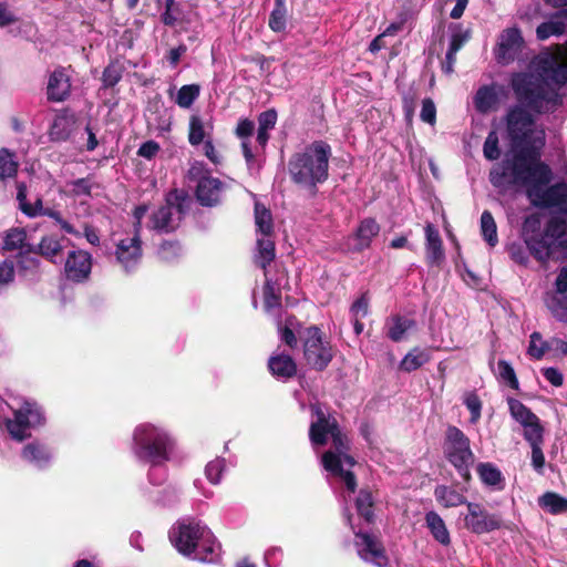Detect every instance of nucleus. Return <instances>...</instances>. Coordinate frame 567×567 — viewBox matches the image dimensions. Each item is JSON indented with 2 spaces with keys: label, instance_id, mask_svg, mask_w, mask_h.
<instances>
[{
  "label": "nucleus",
  "instance_id": "b1692460",
  "mask_svg": "<svg viewBox=\"0 0 567 567\" xmlns=\"http://www.w3.org/2000/svg\"><path fill=\"white\" fill-rule=\"evenodd\" d=\"M425 524L433 538L442 546L451 544V536L442 517L435 512L425 515Z\"/></svg>",
  "mask_w": 567,
  "mask_h": 567
},
{
  "label": "nucleus",
  "instance_id": "20e7f679",
  "mask_svg": "<svg viewBox=\"0 0 567 567\" xmlns=\"http://www.w3.org/2000/svg\"><path fill=\"white\" fill-rule=\"evenodd\" d=\"M175 447L176 439L159 423L142 422L132 431L131 453L137 462L150 465L148 481L153 485L165 482L166 472L161 467L171 461Z\"/></svg>",
  "mask_w": 567,
  "mask_h": 567
},
{
  "label": "nucleus",
  "instance_id": "ea45409f",
  "mask_svg": "<svg viewBox=\"0 0 567 567\" xmlns=\"http://www.w3.org/2000/svg\"><path fill=\"white\" fill-rule=\"evenodd\" d=\"M542 507L548 509L551 514L567 512V498H564L555 493H546L539 499Z\"/></svg>",
  "mask_w": 567,
  "mask_h": 567
},
{
  "label": "nucleus",
  "instance_id": "f3484780",
  "mask_svg": "<svg viewBox=\"0 0 567 567\" xmlns=\"http://www.w3.org/2000/svg\"><path fill=\"white\" fill-rule=\"evenodd\" d=\"M181 218V206L167 203L152 215L151 227L161 233H169L178 227Z\"/></svg>",
  "mask_w": 567,
  "mask_h": 567
},
{
  "label": "nucleus",
  "instance_id": "4d7b16f0",
  "mask_svg": "<svg viewBox=\"0 0 567 567\" xmlns=\"http://www.w3.org/2000/svg\"><path fill=\"white\" fill-rule=\"evenodd\" d=\"M498 374L499 377L506 381L512 388L517 386V380L514 372V369L506 361H498L497 363Z\"/></svg>",
  "mask_w": 567,
  "mask_h": 567
},
{
  "label": "nucleus",
  "instance_id": "37998d69",
  "mask_svg": "<svg viewBox=\"0 0 567 567\" xmlns=\"http://www.w3.org/2000/svg\"><path fill=\"white\" fill-rule=\"evenodd\" d=\"M372 495L370 492L365 489H361L357 499L355 506L360 516H362L367 522H371L373 517L372 512Z\"/></svg>",
  "mask_w": 567,
  "mask_h": 567
},
{
  "label": "nucleus",
  "instance_id": "a211bd4d",
  "mask_svg": "<svg viewBox=\"0 0 567 567\" xmlns=\"http://www.w3.org/2000/svg\"><path fill=\"white\" fill-rule=\"evenodd\" d=\"M21 457L37 468H45L51 463L53 453L45 443L34 440L22 447Z\"/></svg>",
  "mask_w": 567,
  "mask_h": 567
},
{
  "label": "nucleus",
  "instance_id": "bf43d9fd",
  "mask_svg": "<svg viewBox=\"0 0 567 567\" xmlns=\"http://www.w3.org/2000/svg\"><path fill=\"white\" fill-rule=\"evenodd\" d=\"M181 252V247L177 243L174 241H165L159 247L158 254L162 259L171 260L177 257Z\"/></svg>",
  "mask_w": 567,
  "mask_h": 567
},
{
  "label": "nucleus",
  "instance_id": "9d476101",
  "mask_svg": "<svg viewBox=\"0 0 567 567\" xmlns=\"http://www.w3.org/2000/svg\"><path fill=\"white\" fill-rule=\"evenodd\" d=\"M188 177L197 184L196 196L202 205L213 206L219 202L223 184L210 176L204 163L194 162L188 169Z\"/></svg>",
  "mask_w": 567,
  "mask_h": 567
},
{
  "label": "nucleus",
  "instance_id": "cd10ccee",
  "mask_svg": "<svg viewBox=\"0 0 567 567\" xmlns=\"http://www.w3.org/2000/svg\"><path fill=\"white\" fill-rule=\"evenodd\" d=\"M74 124L73 116L66 114L56 115L50 128L51 140L56 142L66 141L74 128Z\"/></svg>",
  "mask_w": 567,
  "mask_h": 567
},
{
  "label": "nucleus",
  "instance_id": "4c0bfd02",
  "mask_svg": "<svg viewBox=\"0 0 567 567\" xmlns=\"http://www.w3.org/2000/svg\"><path fill=\"white\" fill-rule=\"evenodd\" d=\"M481 233L491 247H494L498 243L496 223L488 210L482 213Z\"/></svg>",
  "mask_w": 567,
  "mask_h": 567
},
{
  "label": "nucleus",
  "instance_id": "de8ad7c7",
  "mask_svg": "<svg viewBox=\"0 0 567 567\" xmlns=\"http://www.w3.org/2000/svg\"><path fill=\"white\" fill-rule=\"evenodd\" d=\"M224 468V460L215 458L206 465L205 475L212 484H218L220 482Z\"/></svg>",
  "mask_w": 567,
  "mask_h": 567
},
{
  "label": "nucleus",
  "instance_id": "5fc2aeb1",
  "mask_svg": "<svg viewBox=\"0 0 567 567\" xmlns=\"http://www.w3.org/2000/svg\"><path fill=\"white\" fill-rule=\"evenodd\" d=\"M420 117L423 122L434 125L436 121V107L431 99H424Z\"/></svg>",
  "mask_w": 567,
  "mask_h": 567
},
{
  "label": "nucleus",
  "instance_id": "0e129e2a",
  "mask_svg": "<svg viewBox=\"0 0 567 567\" xmlns=\"http://www.w3.org/2000/svg\"><path fill=\"white\" fill-rule=\"evenodd\" d=\"M159 148L161 147L158 143L154 141H147L140 146L137 154L146 159H152L157 155Z\"/></svg>",
  "mask_w": 567,
  "mask_h": 567
},
{
  "label": "nucleus",
  "instance_id": "f704fd0d",
  "mask_svg": "<svg viewBox=\"0 0 567 567\" xmlns=\"http://www.w3.org/2000/svg\"><path fill=\"white\" fill-rule=\"evenodd\" d=\"M450 55H456L461 48L470 40L471 29L464 28L461 23H453L450 25Z\"/></svg>",
  "mask_w": 567,
  "mask_h": 567
},
{
  "label": "nucleus",
  "instance_id": "7c9ffc66",
  "mask_svg": "<svg viewBox=\"0 0 567 567\" xmlns=\"http://www.w3.org/2000/svg\"><path fill=\"white\" fill-rule=\"evenodd\" d=\"M31 252H38L50 261H55L62 252L61 240L54 235L44 236Z\"/></svg>",
  "mask_w": 567,
  "mask_h": 567
},
{
  "label": "nucleus",
  "instance_id": "72a5a7b5",
  "mask_svg": "<svg viewBox=\"0 0 567 567\" xmlns=\"http://www.w3.org/2000/svg\"><path fill=\"white\" fill-rule=\"evenodd\" d=\"M255 223L257 227V235L268 237L272 235L274 225L271 213L260 203H255Z\"/></svg>",
  "mask_w": 567,
  "mask_h": 567
},
{
  "label": "nucleus",
  "instance_id": "6e6552de",
  "mask_svg": "<svg viewBox=\"0 0 567 567\" xmlns=\"http://www.w3.org/2000/svg\"><path fill=\"white\" fill-rule=\"evenodd\" d=\"M443 452L449 462L464 478H470V468L474 463V454L468 437L456 426H449L445 432Z\"/></svg>",
  "mask_w": 567,
  "mask_h": 567
},
{
  "label": "nucleus",
  "instance_id": "e433bc0d",
  "mask_svg": "<svg viewBox=\"0 0 567 567\" xmlns=\"http://www.w3.org/2000/svg\"><path fill=\"white\" fill-rule=\"evenodd\" d=\"M435 497L445 507H456L466 503L463 494L447 486L436 487Z\"/></svg>",
  "mask_w": 567,
  "mask_h": 567
},
{
  "label": "nucleus",
  "instance_id": "a19ab883",
  "mask_svg": "<svg viewBox=\"0 0 567 567\" xmlns=\"http://www.w3.org/2000/svg\"><path fill=\"white\" fill-rule=\"evenodd\" d=\"M265 289H264V298L265 306L267 309L276 308L280 305V292L279 287L276 282H274L269 277L268 272L265 271Z\"/></svg>",
  "mask_w": 567,
  "mask_h": 567
},
{
  "label": "nucleus",
  "instance_id": "79ce46f5",
  "mask_svg": "<svg viewBox=\"0 0 567 567\" xmlns=\"http://www.w3.org/2000/svg\"><path fill=\"white\" fill-rule=\"evenodd\" d=\"M18 169V163L7 148L0 150V179L12 177Z\"/></svg>",
  "mask_w": 567,
  "mask_h": 567
},
{
  "label": "nucleus",
  "instance_id": "680f3d73",
  "mask_svg": "<svg viewBox=\"0 0 567 567\" xmlns=\"http://www.w3.org/2000/svg\"><path fill=\"white\" fill-rule=\"evenodd\" d=\"M255 130V123L248 118H241L236 127V135L244 140H248Z\"/></svg>",
  "mask_w": 567,
  "mask_h": 567
},
{
  "label": "nucleus",
  "instance_id": "2f4dec72",
  "mask_svg": "<svg viewBox=\"0 0 567 567\" xmlns=\"http://www.w3.org/2000/svg\"><path fill=\"white\" fill-rule=\"evenodd\" d=\"M497 103V93L494 86L480 87L474 96L475 109L481 113L489 112Z\"/></svg>",
  "mask_w": 567,
  "mask_h": 567
},
{
  "label": "nucleus",
  "instance_id": "49530a36",
  "mask_svg": "<svg viewBox=\"0 0 567 567\" xmlns=\"http://www.w3.org/2000/svg\"><path fill=\"white\" fill-rule=\"evenodd\" d=\"M16 277L14 265L11 260L0 262V292L7 289Z\"/></svg>",
  "mask_w": 567,
  "mask_h": 567
},
{
  "label": "nucleus",
  "instance_id": "9b49d317",
  "mask_svg": "<svg viewBox=\"0 0 567 567\" xmlns=\"http://www.w3.org/2000/svg\"><path fill=\"white\" fill-rule=\"evenodd\" d=\"M354 547L359 557L377 567H386L389 558L380 539L361 529L354 530Z\"/></svg>",
  "mask_w": 567,
  "mask_h": 567
},
{
  "label": "nucleus",
  "instance_id": "f03ea898",
  "mask_svg": "<svg viewBox=\"0 0 567 567\" xmlns=\"http://www.w3.org/2000/svg\"><path fill=\"white\" fill-rule=\"evenodd\" d=\"M567 32V9L550 17L536 29L538 40L559 37ZM567 82V41L555 52L538 54L529 65V72L515 73L512 89L519 103L532 111L543 113L559 102L558 89Z\"/></svg>",
  "mask_w": 567,
  "mask_h": 567
},
{
  "label": "nucleus",
  "instance_id": "774afa93",
  "mask_svg": "<svg viewBox=\"0 0 567 567\" xmlns=\"http://www.w3.org/2000/svg\"><path fill=\"white\" fill-rule=\"evenodd\" d=\"M555 288V292L567 295V265L559 270Z\"/></svg>",
  "mask_w": 567,
  "mask_h": 567
},
{
  "label": "nucleus",
  "instance_id": "8fccbe9b",
  "mask_svg": "<svg viewBox=\"0 0 567 567\" xmlns=\"http://www.w3.org/2000/svg\"><path fill=\"white\" fill-rule=\"evenodd\" d=\"M546 341L542 339V336L538 332L532 333L528 354L537 360L543 358L546 352Z\"/></svg>",
  "mask_w": 567,
  "mask_h": 567
},
{
  "label": "nucleus",
  "instance_id": "7ed1b4c3",
  "mask_svg": "<svg viewBox=\"0 0 567 567\" xmlns=\"http://www.w3.org/2000/svg\"><path fill=\"white\" fill-rule=\"evenodd\" d=\"M310 409L315 417L310 424V441L313 446L332 442V449L322 455L321 463L330 475L340 478L350 495L354 493L357 483L351 472L354 460L347 453L348 439L342 434L334 417L327 415L321 405L311 404Z\"/></svg>",
  "mask_w": 567,
  "mask_h": 567
},
{
  "label": "nucleus",
  "instance_id": "c756f323",
  "mask_svg": "<svg viewBox=\"0 0 567 567\" xmlns=\"http://www.w3.org/2000/svg\"><path fill=\"white\" fill-rule=\"evenodd\" d=\"M477 474L482 482L494 489L504 488V477L501 471L491 463H481L477 465Z\"/></svg>",
  "mask_w": 567,
  "mask_h": 567
},
{
  "label": "nucleus",
  "instance_id": "aec40b11",
  "mask_svg": "<svg viewBox=\"0 0 567 567\" xmlns=\"http://www.w3.org/2000/svg\"><path fill=\"white\" fill-rule=\"evenodd\" d=\"M71 90L70 76L65 69H56L48 81V97L54 102L65 100Z\"/></svg>",
  "mask_w": 567,
  "mask_h": 567
},
{
  "label": "nucleus",
  "instance_id": "a878e982",
  "mask_svg": "<svg viewBox=\"0 0 567 567\" xmlns=\"http://www.w3.org/2000/svg\"><path fill=\"white\" fill-rule=\"evenodd\" d=\"M425 236L426 258L430 264H437L444 256L440 234L433 225L427 224L425 227Z\"/></svg>",
  "mask_w": 567,
  "mask_h": 567
},
{
  "label": "nucleus",
  "instance_id": "423d86ee",
  "mask_svg": "<svg viewBox=\"0 0 567 567\" xmlns=\"http://www.w3.org/2000/svg\"><path fill=\"white\" fill-rule=\"evenodd\" d=\"M331 147L322 141H316L302 151L293 154L289 161L291 179L301 187L312 189L328 179Z\"/></svg>",
  "mask_w": 567,
  "mask_h": 567
},
{
  "label": "nucleus",
  "instance_id": "5701e85b",
  "mask_svg": "<svg viewBox=\"0 0 567 567\" xmlns=\"http://www.w3.org/2000/svg\"><path fill=\"white\" fill-rule=\"evenodd\" d=\"M268 367L274 377L278 379H289L296 374L297 365L288 354H275L270 357Z\"/></svg>",
  "mask_w": 567,
  "mask_h": 567
},
{
  "label": "nucleus",
  "instance_id": "dca6fc26",
  "mask_svg": "<svg viewBox=\"0 0 567 567\" xmlns=\"http://www.w3.org/2000/svg\"><path fill=\"white\" fill-rule=\"evenodd\" d=\"M523 45L520 31L517 28H508L499 34L495 56L499 63L508 64L516 59Z\"/></svg>",
  "mask_w": 567,
  "mask_h": 567
},
{
  "label": "nucleus",
  "instance_id": "052dcab7",
  "mask_svg": "<svg viewBox=\"0 0 567 567\" xmlns=\"http://www.w3.org/2000/svg\"><path fill=\"white\" fill-rule=\"evenodd\" d=\"M277 122V113L275 110L262 112L258 117V128L270 131Z\"/></svg>",
  "mask_w": 567,
  "mask_h": 567
},
{
  "label": "nucleus",
  "instance_id": "f257e3e1",
  "mask_svg": "<svg viewBox=\"0 0 567 567\" xmlns=\"http://www.w3.org/2000/svg\"><path fill=\"white\" fill-rule=\"evenodd\" d=\"M512 151L489 172V182L501 192L525 188L530 203L538 207H567V184L547 185L553 178L548 165L539 161L545 131L537 127L524 109L516 106L507 115Z\"/></svg>",
  "mask_w": 567,
  "mask_h": 567
},
{
  "label": "nucleus",
  "instance_id": "393cba45",
  "mask_svg": "<svg viewBox=\"0 0 567 567\" xmlns=\"http://www.w3.org/2000/svg\"><path fill=\"white\" fill-rule=\"evenodd\" d=\"M386 328L388 337L394 342H400L415 328V322L410 318L395 316L386 322Z\"/></svg>",
  "mask_w": 567,
  "mask_h": 567
},
{
  "label": "nucleus",
  "instance_id": "e2e57ef3",
  "mask_svg": "<svg viewBox=\"0 0 567 567\" xmlns=\"http://www.w3.org/2000/svg\"><path fill=\"white\" fill-rule=\"evenodd\" d=\"M293 326V319H288L286 322V327L279 329L281 340L291 348H293L297 344V339L292 331Z\"/></svg>",
  "mask_w": 567,
  "mask_h": 567
},
{
  "label": "nucleus",
  "instance_id": "bb28decb",
  "mask_svg": "<svg viewBox=\"0 0 567 567\" xmlns=\"http://www.w3.org/2000/svg\"><path fill=\"white\" fill-rule=\"evenodd\" d=\"M4 250L16 251L19 250L21 252H31L32 247L27 244V233L23 228H11L9 229L3 237V247Z\"/></svg>",
  "mask_w": 567,
  "mask_h": 567
},
{
  "label": "nucleus",
  "instance_id": "603ef678",
  "mask_svg": "<svg viewBox=\"0 0 567 567\" xmlns=\"http://www.w3.org/2000/svg\"><path fill=\"white\" fill-rule=\"evenodd\" d=\"M287 9L275 7L270 14L269 27L275 32L284 31L286 28Z\"/></svg>",
  "mask_w": 567,
  "mask_h": 567
},
{
  "label": "nucleus",
  "instance_id": "473e14b6",
  "mask_svg": "<svg viewBox=\"0 0 567 567\" xmlns=\"http://www.w3.org/2000/svg\"><path fill=\"white\" fill-rule=\"evenodd\" d=\"M430 353L426 350L414 348L405 354L400 363V369L405 372L414 371L429 362Z\"/></svg>",
  "mask_w": 567,
  "mask_h": 567
},
{
  "label": "nucleus",
  "instance_id": "4468645a",
  "mask_svg": "<svg viewBox=\"0 0 567 567\" xmlns=\"http://www.w3.org/2000/svg\"><path fill=\"white\" fill-rule=\"evenodd\" d=\"M92 256L85 250L74 249L68 252L64 261V276L73 282H85L91 275Z\"/></svg>",
  "mask_w": 567,
  "mask_h": 567
},
{
  "label": "nucleus",
  "instance_id": "412c9836",
  "mask_svg": "<svg viewBox=\"0 0 567 567\" xmlns=\"http://www.w3.org/2000/svg\"><path fill=\"white\" fill-rule=\"evenodd\" d=\"M379 231H380V226L373 218L363 219L360 223V225L353 236V239L355 241L353 245V249L355 251H361V250L370 247L372 239L375 236H378Z\"/></svg>",
  "mask_w": 567,
  "mask_h": 567
},
{
  "label": "nucleus",
  "instance_id": "c85d7f7f",
  "mask_svg": "<svg viewBox=\"0 0 567 567\" xmlns=\"http://www.w3.org/2000/svg\"><path fill=\"white\" fill-rule=\"evenodd\" d=\"M275 243L272 240V235H269L268 237L257 235L256 262L266 270L267 265L275 259Z\"/></svg>",
  "mask_w": 567,
  "mask_h": 567
},
{
  "label": "nucleus",
  "instance_id": "58836bf2",
  "mask_svg": "<svg viewBox=\"0 0 567 567\" xmlns=\"http://www.w3.org/2000/svg\"><path fill=\"white\" fill-rule=\"evenodd\" d=\"M200 87L197 84L183 85L176 94L175 102L182 109H189L199 96Z\"/></svg>",
  "mask_w": 567,
  "mask_h": 567
},
{
  "label": "nucleus",
  "instance_id": "0eeeda50",
  "mask_svg": "<svg viewBox=\"0 0 567 567\" xmlns=\"http://www.w3.org/2000/svg\"><path fill=\"white\" fill-rule=\"evenodd\" d=\"M11 414L3 421L4 427L14 441L22 442L47 423V414L41 404L32 399H21L10 405Z\"/></svg>",
  "mask_w": 567,
  "mask_h": 567
},
{
  "label": "nucleus",
  "instance_id": "2eb2a0df",
  "mask_svg": "<svg viewBox=\"0 0 567 567\" xmlns=\"http://www.w3.org/2000/svg\"><path fill=\"white\" fill-rule=\"evenodd\" d=\"M115 257L124 271L131 272L136 269L142 259L138 230H136L133 237L121 239L116 244Z\"/></svg>",
  "mask_w": 567,
  "mask_h": 567
},
{
  "label": "nucleus",
  "instance_id": "c03bdc74",
  "mask_svg": "<svg viewBox=\"0 0 567 567\" xmlns=\"http://www.w3.org/2000/svg\"><path fill=\"white\" fill-rule=\"evenodd\" d=\"M509 410L512 416L522 425L527 424L528 422L537 417L522 402L517 400L509 401Z\"/></svg>",
  "mask_w": 567,
  "mask_h": 567
},
{
  "label": "nucleus",
  "instance_id": "6e6d98bb",
  "mask_svg": "<svg viewBox=\"0 0 567 567\" xmlns=\"http://www.w3.org/2000/svg\"><path fill=\"white\" fill-rule=\"evenodd\" d=\"M464 403L471 412V415H472L471 422L476 423L478 421V419L481 417V409H482V404H481L478 396L476 394L471 393L465 398Z\"/></svg>",
  "mask_w": 567,
  "mask_h": 567
},
{
  "label": "nucleus",
  "instance_id": "c9c22d12",
  "mask_svg": "<svg viewBox=\"0 0 567 567\" xmlns=\"http://www.w3.org/2000/svg\"><path fill=\"white\" fill-rule=\"evenodd\" d=\"M545 301L556 319L567 321V295L558 292L547 293Z\"/></svg>",
  "mask_w": 567,
  "mask_h": 567
},
{
  "label": "nucleus",
  "instance_id": "6ab92c4d",
  "mask_svg": "<svg viewBox=\"0 0 567 567\" xmlns=\"http://www.w3.org/2000/svg\"><path fill=\"white\" fill-rule=\"evenodd\" d=\"M0 28H8L13 37H27L33 29L30 22L20 20L4 2L0 3Z\"/></svg>",
  "mask_w": 567,
  "mask_h": 567
},
{
  "label": "nucleus",
  "instance_id": "338daca9",
  "mask_svg": "<svg viewBox=\"0 0 567 567\" xmlns=\"http://www.w3.org/2000/svg\"><path fill=\"white\" fill-rule=\"evenodd\" d=\"M546 351H553L556 355L567 354V342L563 339L553 338L546 342Z\"/></svg>",
  "mask_w": 567,
  "mask_h": 567
},
{
  "label": "nucleus",
  "instance_id": "f8f14e48",
  "mask_svg": "<svg viewBox=\"0 0 567 567\" xmlns=\"http://www.w3.org/2000/svg\"><path fill=\"white\" fill-rule=\"evenodd\" d=\"M17 199L19 202L20 209L29 217H37V216H49L53 218L61 227L62 230H64L66 234L74 235L76 237H81V233L76 230L70 223L64 220L61 217V214L59 212L44 208L42 204V199L38 197L34 202V204H30L27 200V187L24 184H18L17 186Z\"/></svg>",
  "mask_w": 567,
  "mask_h": 567
},
{
  "label": "nucleus",
  "instance_id": "4be33fe9",
  "mask_svg": "<svg viewBox=\"0 0 567 567\" xmlns=\"http://www.w3.org/2000/svg\"><path fill=\"white\" fill-rule=\"evenodd\" d=\"M213 121H204L199 115H192L189 118L188 141L193 146H197L210 138L213 132Z\"/></svg>",
  "mask_w": 567,
  "mask_h": 567
},
{
  "label": "nucleus",
  "instance_id": "1a4fd4ad",
  "mask_svg": "<svg viewBox=\"0 0 567 567\" xmlns=\"http://www.w3.org/2000/svg\"><path fill=\"white\" fill-rule=\"evenodd\" d=\"M299 337L303 341V354L308 364L317 370H323L331 361L332 352L329 343L323 341L319 328H306L299 331Z\"/></svg>",
  "mask_w": 567,
  "mask_h": 567
},
{
  "label": "nucleus",
  "instance_id": "69168bd1",
  "mask_svg": "<svg viewBox=\"0 0 567 567\" xmlns=\"http://www.w3.org/2000/svg\"><path fill=\"white\" fill-rule=\"evenodd\" d=\"M176 7L177 4L174 0H166L165 12L162 16V20L166 25H173L177 21Z\"/></svg>",
  "mask_w": 567,
  "mask_h": 567
},
{
  "label": "nucleus",
  "instance_id": "3c124183",
  "mask_svg": "<svg viewBox=\"0 0 567 567\" xmlns=\"http://www.w3.org/2000/svg\"><path fill=\"white\" fill-rule=\"evenodd\" d=\"M369 301L368 293H363L352 303L350 308L352 319H362L368 316Z\"/></svg>",
  "mask_w": 567,
  "mask_h": 567
},
{
  "label": "nucleus",
  "instance_id": "09e8293b",
  "mask_svg": "<svg viewBox=\"0 0 567 567\" xmlns=\"http://www.w3.org/2000/svg\"><path fill=\"white\" fill-rule=\"evenodd\" d=\"M483 153L487 159L493 161V159L498 158L499 148H498V136H497L496 132L492 131L487 135V137L484 142Z\"/></svg>",
  "mask_w": 567,
  "mask_h": 567
},
{
  "label": "nucleus",
  "instance_id": "a18cd8bd",
  "mask_svg": "<svg viewBox=\"0 0 567 567\" xmlns=\"http://www.w3.org/2000/svg\"><path fill=\"white\" fill-rule=\"evenodd\" d=\"M524 436L530 445H540L543 439V429L539 425L538 417L524 424Z\"/></svg>",
  "mask_w": 567,
  "mask_h": 567
},
{
  "label": "nucleus",
  "instance_id": "13d9d810",
  "mask_svg": "<svg viewBox=\"0 0 567 567\" xmlns=\"http://www.w3.org/2000/svg\"><path fill=\"white\" fill-rule=\"evenodd\" d=\"M122 78L121 69L117 65L110 64L103 71V83L105 86H114Z\"/></svg>",
  "mask_w": 567,
  "mask_h": 567
},
{
  "label": "nucleus",
  "instance_id": "864d4df0",
  "mask_svg": "<svg viewBox=\"0 0 567 567\" xmlns=\"http://www.w3.org/2000/svg\"><path fill=\"white\" fill-rule=\"evenodd\" d=\"M68 193L73 196H89L91 193V183L87 178H80L68 183Z\"/></svg>",
  "mask_w": 567,
  "mask_h": 567
},
{
  "label": "nucleus",
  "instance_id": "39448f33",
  "mask_svg": "<svg viewBox=\"0 0 567 567\" xmlns=\"http://www.w3.org/2000/svg\"><path fill=\"white\" fill-rule=\"evenodd\" d=\"M169 540L176 550L185 557L204 563L215 561L220 545L212 530L195 518H183L169 530Z\"/></svg>",
  "mask_w": 567,
  "mask_h": 567
},
{
  "label": "nucleus",
  "instance_id": "ddd939ff",
  "mask_svg": "<svg viewBox=\"0 0 567 567\" xmlns=\"http://www.w3.org/2000/svg\"><path fill=\"white\" fill-rule=\"evenodd\" d=\"M467 512L464 517L465 526L475 534L489 533L501 527L499 516L487 513L477 503H467Z\"/></svg>",
  "mask_w": 567,
  "mask_h": 567
}]
</instances>
